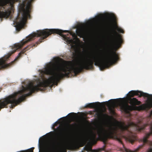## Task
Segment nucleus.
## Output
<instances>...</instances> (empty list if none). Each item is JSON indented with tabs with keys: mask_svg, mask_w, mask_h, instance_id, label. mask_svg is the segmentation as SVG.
Returning <instances> with one entry per match:
<instances>
[{
	"mask_svg": "<svg viewBox=\"0 0 152 152\" xmlns=\"http://www.w3.org/2000/svg\"><path fill=\"white\" fill-rule=\"evenodd\" d=\"M147 126V124L142 125L140 121H139L137 124L131 122L128 125L123 124L118 125L115 123H111L106 125L107 129L101 126L97 128L96 131L99 137L105 143L108 138H113L115 136L118 130L119 129L120 134L123 137L132 144L136 138L133 133L129 131V128L134 127L135 130L140 131L144 129Z\"/></svg>",
	"mask_w": 152,
	"mask_h": 152,
	"instance_id": "f03ea898",
	"label": "nucleus"
},
{
	"mask_svg": "<svg viewBox=\"0 0 152 152\" xmlns=\"http://www.w3.org/2000/svg\"><path fill=\"white\" fill-rule=\"evenodd\" d=\"M22 89L0 100V111L4 108H7V105L11 104L12 108L25 99L26 97L31 95L35 91V85L30 82L25 87L22 86Z\"/></svg>",
	"mask_w": 152,
	"mask_h": 152,
	"instance_id": "7ed1b4c3",
	"label": "nucleus"
},
{
	"mask_svg": "<svg viewBox=\"0 0 152 152\" xmlns=\"http://www.w3.org/2000/svg\"><path fill=\"white\" fill-rule=\"evenodd\" d=\"M117 30L118 31H119L120 33H124V30L121 28H118L117 27Z\"/></svg>",
	"mask_w": 152,
	"mask_h": 152,
	"instance_id": "f3484780",
	"label": "nucleus"
},
{
	"mask_svg": "<svg viewBox=\"0 0 152 152\" xmlns=\"http://www.w3.org/2000/svg\"><path fill=\"white\" fill-rule=\"evenodd\" d=\"M129 105L127 103L122 104L121 106V109L125 113L130 114V112L134 110H148L152 108V101L146 104H143L139 106L136 105H140L141 102L138 101L136 98H133L129 99ZM150 115H152V110L150 113Z\"/></svg>",
	"mask_w": 152,
	"mask_h": 152,
	"instance_id": "39448f33",
	"label": "nucleus"
},
{
	"mask_svg": "<svg viewBox=\"0 0 152 152\" xmlns=\"http://www.w3.org/2000/svg\"><path fill=\"white\" fill-rule=\"evenodd\" d=\"M33 0H25L20 4L19 12L22 14L20 17L18 14L16 18L15 22L16 23V29L18 31L23 28L25 24L27 19L30 18V14L32 7L31 2Z\"/></svg>",
	"mask_w": 152,
	"mask_h": 152,
	"instance_id": "20e7f679",
	"label": "nucleus"
},
{
	"mask_svg": "<svg viewBox=\"0 0 152 152\" xmlns=\"http://www.w3.org/2000/svg\"><path fill=\"white\" fill-rule=\"evenodd\" d=\"M56 124H55L54 125H53V128H54V127L56 126Z\"/></svg>",
	"mask_w": 152,
	"mask_h": 152,
	"instance_id": "aec40b11",
	"label": "nucleus"
},
{
	"mask_svg": "<svg viewBox=\"0 0 152 152\" xmlns=\"http://www.w3.org/2000/svg\"><path fill=\"white\" fill-rule=\"evenodd\" d=\"M56 143V142L55 141H50L48 143L47 146L49 148H52L55 147Z\"/></svg>",
	"mask_w": 152,
	"mask_h": 152,
	"instance_id": "f8f14e48",
	"label": "nucleus"
},
{
	"mask_svg": "<svg viewBox=\"0 0 152 152\" xmlns=\"http://www.w3.org/2000/svg\"><path fill=\"white\" fill-rule=\"evenodd\" d=\"M104 150V148H99L98 149L93 150L91 148L89 147V152H101L102 151Z\"/></svg>",
	"mask_w": 152,
	"mask_h": 152,
	"instance_id": "dca6fc26",
	"label": "nucleus"
},
{
	"mask_svg": "<svg viewBox=\"0 0 152 152\" xmlns=\"http://www.w3.org/2000/svg\"><path fill=\"white\" fill-rule=\"evenodd\" d=\"M96 133L93 131H91L88 136V140L90 142L96 143Z\"/></svg>",
	"mask_w": 152,
	"mask_h": 152,
	"instance_id": "6e6552de",
	"label": "nucleus"
},
{
	"mask_svg": "<svg viewBox=\"0 0 152 152\" xmlns=\"http://www.w3.org/2000/svg\"><path fill=\"white\" fill-rule=\"evenodd\" d=\"M116 18L114 15H113L112 16L111 18H108L106 21V23L107 26H110L113 22L115 21Z\"/></svg>",
	"mask_w": 152,
	"mask_h": 152,
	"instance_id": "9b49d317",
	"label": "nucleus"
},
{
	"mask_svg": "<svg viewBox=\"0 0 152 152\" xmlns=\"http://www.w3.org/2000/svg\"><path fill=\"white\" fill-rule=\"evenodd\" d=\"M104 148H99L98 149L93 150L91 147H89V152H101L102 151H104Z\"/></svg>",
	"mask_w": 152,
	"mask_h": 152,
	"instance_id": "2eb2a0df",
	"label": "nucleus"
},
{
	"mask_svg": "<svg viewBox=\"0 0 152 152\" xmlns=\"http://www.w3.org/2000/svg\"><path fill=\"white\" fill-rule=\"evenodd\" d=\"M73 125H71V124H69L67 125L68 128L69 129H71V127L72 126H73Z\"/></svg>",
	"mask_w": 152,
	"mask_h": 152,
	"instance_id": "6ab92c4d",
	"label": "nucleus"
},
{
	"mask_svg": "<svg viewBox=\"0 0 152 152\" xmlns=\"http://www.w3.org/2000/svg\"><path fill=\"white\" fill-rule=\"evenodd\" d=\"M58 130L60 132V137H58V140H62L64 139L65 137V133L62 132L61 129L59 128L58 127L57 128Z\"/></svg>",
	"mask_w": 152,
	"mask_h": 152,
	"instance_id": "4468645a",
	"label": "nucleus"
},
{
	"mask_svg": "<svg viewBox=\"0 0 152 152\" xmlns=\"http://www.w3.org/2000/svg\"><path fill=\"white\" fill-rule=\"evenodd\" d=\"M121 98L116 99H111L110 101L106 102H105L107 103V105L108 106H114L116 104H119L120 102V99H121Z\"/></svg>",
	"mask_w": 152,
	"mask_h": 152,
	"instance_id": "9d476101",
	"label": "nucleus"
},
{
	"mask_svg": "<svg viewBox=\"0 0 152 152\" xmlns=\"http://www.w3.org/2000/svg\"><path fill=\"white\" fill-rule=\"evenodd\" d=\"M102 106L101 103L97 102L88 104L86 105L85 107L90 108H98L101 107Z\"/></svg>",
	"mask_w": 152,
	"mask_h": 152,
	"instance_id": "1a4fd4ad",
	"label": "nucleus"
},
{
	"mask_svg": "<svg viewBox=\"0 0 152 152\" xmlns=\"http://www.w3.org/2000/svg\"><path fill=\"white\" fill-rule=\"evenodd\" d=\"M77 35L81 38H83L85 36L84 30L82 29H79L77 32Z\"/></svg>",
	"mask_w": 152,
	"mask_h": 152,
	"instance_id": "ddd939ff",
	"label": "nucleus"
},
{
	"mask_svg": "<svg viewBox=\"0 0 152 152\" xmlns=\"http://www.w3.org/2000/svg\"><path fill=\"white\" fill-rule=\"evenodd\" d=\"M74 114H75V113H69L68 114V115L70 117V118H72L73 116V115Z\"/></svg>",
	"mask_w": 152,
	"mask_h": 152,
	"instance_id": "a211bd4d",
	"label": "nucleus"
},
{
	"mask_svg": "<svg viewBox=\"0 0 152 152\" xmlns=\"http://www.w3.org/2000/svg\"><path fill=\"white\" fill-rule=\"evenodd\" d=\"M129 96L132 97L135 95L138 96L139 97L143 96L148 98H152V95L139 91H131L129 92Z\"/></svg>",
	"mask_w": 152,
	"mask_h": 152,
	"instance_id": "0eeeda50",
	"label": "nucleus"
},
{
	"mask_svg": "<svg viewBox=\"0 0 152 152\" xmlns=\"http://www.w3.org/2000/svg\"><path fill=\"white\" fill-rule=\"evenodd\" d=\"M0 18H7L13 13V0H7L5 2L0 1Z\"/></svg>",
	"mask_w": 152,
	"mask_h": 152,
	"instance_id": "423d86ee",
	"label": "nucleus"
},
{
	"mask_svg": "<svg viewBox=\"0 0 152 152\" xmlns=\"http://www.w3.org/2000/svg\"><path fill=\"white\" fill-rule=\"evenodd\" d=\"M68 32V30L45 29L37 31V32L29 35L26 37V40H23L12 46L13 50L9 53V56L7 57L0 59V69L7 68L13 65L26 51L31 48L35 47L36 45H37L36 46L43 42L45 39L52 34H58L66 40L69 43H72L73 40L62 34L64 32Z\"/></svg>",
	"mask_w": 152,
	"mask_h": 152,
	"instance_id": "f257e3e1",
	"label": "nucleus"
}]
</instances>
